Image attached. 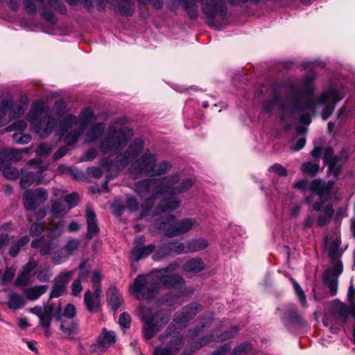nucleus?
<instances>
[{"label": "nucleus", "instance_id": "nucleus-1", "mask_svg": "<svg viewBox=\"0 0 355 355\" xmlns=\"http://www.w3.org/2000/svg\"><path fill=\"white\" fill-rule=\"evenodd\" d=\"M92 117V110L87 107L81 112L80 120L74 114H69L60 122V135L64 137L67 146H73L78 141Z\"/></svg>", "mask_w": 355, "mask_h": 355}, {"label": "nucleus", "instance_id": "nucleus-2", "mask_svg": "<svg viewBox=\"0 0 355 355\" xmlns=\"http://www.w3.org/2000/svg\"><path fill=\"white\" fill-rule=\"evenodd\" d=\"M334 184V181L325 182L320 179H315L309 182L304 179L295 182L293 187L302 192L310 191L318 196L319 200L313 202L314 194H309L304 198V202L309 205H311L314 211H319L324 205L326 198L331 194Z\"/></svg>", "mask_w": 355, "mask_h": 355}, {"label": "nucleus", "instance_id": "nucleus-3", "mask_svg": "<svg viewBox=\"0 0 355 355\" xmlns=\"http://www.w3.org/2000/svg\"><path fill=\"white\" fill-rule=\"evenodd\" d=\"M168 189L169 187L165 184L164 180L161 179L147 178L136 183L135 191L140 197H146L150 191H153L151 196L147 198L141 205L144 210L140 214L139 218H144L152 208L156 197L158 195L165 194Z\"/></svg>", "mask_w": 355, "mask_h": 355}, {"label": "nucleus", "instance_id": "nucleus-4", "mask_svg": "<svg viewBox=\"0 0 355 355\" xmlns=\"http://www.w3.org/2000/svg\"><path fill=\"white\" fill-rule=\"evenodd\" d=\"M179 268L177 262L171 263L166 268L153 270L154 277L158 283V287L166 289L178 288L179 295L178 297L185 296L187 293H192L186 287L184 279L179 275L169 274L175 272Z\"/></svg>", "mask_w": 355, "mask_h": 355}, {"label": "nucleus", "instance_id": "nucleus-5", "mask_svg": "<svg viewBox=\"0 0 355 355\" xmlns=\"http://www.w3.org/2000/svg\"><path fill=\"white\" fill-rule=\"evenodd\" d=\"M35 151L39 157L31 159L27 163L34 171H21L20 185L23 189L34 183L40 184L44 178V163L42 157L44 155V143H40Z\"/></svg>", "mask_w": 355, "mask_h": 355}, {"label": "nucleus", "instance_id": "nucleus-6", "mask_svg": "<svg viewBox=\"0 0 355 355\" xmlns=\"http://www.w3.org/2000/svg\"><path fill=\"white\" fill-rule=\"evenodd\" d=\"M133 136L130 129H117L115 126H110L106 135L100 144V150L103 153L111 151L116 152L125 146Z\"/></svg>", "mask_w": 355, "mask_h": 355}, {"label": "nucleus", "instance_id": "nucleus-7", "mask_svg": "<svg viewBox=\"0 0 355 355\" xmlns=\"http://www.w3.org/2000/svg\"><path fill=\"white\" fill-rule=\"evenodd\" d=\"M130 291L139 300H150L159 291L153 272L138 275L130 286Z\"/></svg>", "mask_w": 355, "mask_h": 355}, {"label": "nucleus", "instance_id": "nucleus-8", "mask_svg": "<svg viewBox=\"0 0 355 355\" xmlns=\"http://www.w3.org/2000/svg\"><path fill=\"white\" fill-rule=\"evenodd\" d=\"M198 225L194 218H184L175 222V217L169 215L157 221V227L164 231L167 237H173L185 234Z\"/></svg>", "mask_w": 355, "mask_h": 355}, {"label": "nucleus", "instance_id": "nucleus-9", "mask_svg": "<svg viewBox=\"0 0 355 355\" xmlns=\"http://www.w3.org/2000/svg\"><path fill=\"white\" fill-rule=\"evenodd\" d=\"M292 89V112L303 113L300 117V121L308 125L311 122L309 112L314 108L315 102L309 95L304 94L293 87Z\"/></svg>", "mask_w": 355, "mask_h": 355}, {"label": "nucleus", "instance_id": "nucleus-10", "mask_svg": "<svg viewBox=\"0 0 355 355\" xmlns=\"http://www.w3.org/2000/svg\"><path fill=\"white\" fill-rule=\"evenodd\" d=\"M348 157L349 153L345 148H343L338 155H335L333 148L327 147L324 149L323 161L328 166V173L338 179L342 166Z\"/></svg>", "mask_w": 355, "mask_h": 355}, {"label": "nucleus", "instance_id": "nucleus-11", "mask_svg": "<svg viewBox=\"0 0 355 355\" xmlns=\"http://www.w3.org/2000/svg\"><path fill=\"white\" fill-rule=\"evenodd\" d=\"M344 97L343 94L340 91L330 88L328 90L323 92L315 102V106L316 105H324L325 103H329L327 105L321 114V116L324 121L327 120L332 114L334 110V105Z\"/></svg>", "mask_w": 355, "mask_h": 355}, {"label": "nucleus", "instance_id": "nucleus-12", "mask_svg": "<svg viewBox=\"0 0 355 355\" xmlns=\"http://www.w3.org/2000/svg\"><path fill=\"white\" fill-rule=\"evenodd\" d=\"M203 306L198 302H192L183 306L173 315V322L175 325L185 327L188 322L202 311Z\"/></svg>", "mask_w": 355, "mask_h": 355}, {"label": "nucleus", "instance_id": "nucleus-13", "mask_svg": "<svg viewBox=\"0 0 355 355\" xmlns=\"http://www.w3.org/2000/svg\"><path fill=\"white\" fill-rule=\"evenodd\" d=\"M44 103L42 101L35 102L32 104L29 112L28 120L31 123V129L41 137L44 133Z\"/></svg>", "mask_w": 355, "mask_h": 355}, {"label": "nucleus", "instance_id": "nucleus-14", "mask_svg": "<svg viewBox=\"0 0 355 355\" xmlns=\"http://www.w3.org/2000/svg\"><path fill=\"white\" fill-rule=\"evenodd\" d=\"M24 110L23 105H18L8 99L3 100L0 104V127L23 114Z\"/></svg>", "mask_w": 355, "mask_h": 355}, {"label": "nucleus", "instance_id": "nucleus-15", "mask_svg": "<svg viewBox=\"0 0 355 355\" xmlns=\"http://www.w3.org/2000/svg\"><path fill=\"white\" fill-rule=\"evenodd\" d=\"M155 162H157L155 155L147 149L132 164V168L137 173H145L147 175H151L153 168L155 166Z\"/></svg>", "mask_w": 355, "mask_h": 355}, {"label": "nucleus", "instance_id": "nucleus-16", "mask_svg": "<svg viewBox=\"0 0 355 355\" xmlns=\"http://www.w3.org/2000/svg\"><path fill=\"white\" fill-rule=\"evenodd\" d=\"M144 141L141 139H134L124 152L118 155L117 162L119 166H125L137 157L144 150Z\"/></svg>", "mask_w": 355, "mask_h": 355}, {"label": "nucleus", "instance_id": "nucleus-17", "mask_svg": "<svg viewBox=\"0 0 355 355\" xmlns=\"http://www.w3.org/2000/svg\"><path fill=\"white\" fill-rule=\"evenodd\" d=\"M343 267L341 261L336 263L332 268H327L324 270L322 275L323 283L327 285L329 289V293L331 296L337 294L338 279L343 272Z\"/></svg>", "mask_w": 355, "mask_h": 355}, {"label": "nucleus", "instance_id": "nucleus-18", "mask_svg": "<svg viewBox=\"0 0 355 355\" xmlns=\"http://www.w3.org/2000/svg\"><path fill=\"white\" fill-rule=\"evenodd\" d=\"M330 313L335 318L344 322H347L350 317L355 319V303L347 305L338 300H335L331 304Z\"/></svg>", "mask_w": 355, "mask_h": 355}, {"label": "nucleus", "instance_id": "nucleus-19", "mask_svg": "<svg viewBox=\"0 0 355 355\" xmlns=\"http://www.w3.org/2000/svg\"><path fill=\"white\" fill-rule=\"evenodd\" d=\"M141 319L144 321L143 334L146 340H150L161 329L158 322L155 321L153 313L150 308H142L140 311Z\"/></svg>", "mask_w": 355, "mask_h": 355}, {"label": "nucleus", "instance_id": "nucleus-20", "mask_svg": "<svg viewBox=\"0 0 355 355\" xmlns=\"http://www.w3.org/2000/svg\"><path fill=\"white\" fill-rule=\"evenodd\" d=\"M76 314V309L72 304H68L62 311L60 305L53 306L46 304V319L51 318L55 320H62V317L68 319H72Z\"/></svg>", "mask_w": 355, "mask_h": 355}, {"label": "nucleus", "instance_id": "nucleus-21", "mask_svg": "<svg viewBox=\"0 0 355 355\" xmlns=\"http://www.w3.org/2000/svg\"><path fill=\"white\" fill-rule=\"evenodd\" d=\"M65 222L60 220L58 223H50L46 224V236L52 239L49 243H46V254L51 253L58 246V240H55L61 236Z\"/></svg>", "mask_w": 355, "mask_h": 355}, {"label": "nucleus", "instance_id": "nucleus-22", "mask_svg": "<svg viewBox=\"0 0 355 355\" xmlns=\"http://www.w3.org/2000/svg\"><path fill=\"white\" fill-rule=\"evenodd\" d=\"M178 180L179 178L177 174L169 176L164 180L165 184L169 187L168 191L166 192L164 195L174 196L182 193L189 191L194 184L193 180L189 178L183 180L178 186L173 187Z\"/></svg>", "mask_w": 355, "mask_h": 355}, {"label": "nucleus", "instance_id": "nucleus-23", "mask_svg": "<svg viewBox=\"0 0 355 355\" xmlns=\"http://www.w3.org/2000/svg\"><path fill=\"white\" fill-rule=\"evenodd\" d=\"M44 201V190L37 188L35 191L26 190L23 196L24 207L28 210H35Z\"/></svg>", "mask_w": 355, "mask_h": 355}, {"label": "nucleus", "instance_id": "nucleus-24", "mask_svg": "<svg viewBox=\"0 0 355 355\" xmlns=\"http://www.w3.org/2000/svg\"><path fill=\"white\" fill-rule=\"evenodd\" d=\"M73 272L74 270L63 271L54 279L53 286L49 295L50 299L58 297L64 293Z\"/></svg>", "mask_w": 355, "mask_h": 355}, {"label": "nucleus", "instance_id": "nucleus-25", "mask_svg": "<svg viewBox=\"0 0 355 355\" xmlns=\"http://www.w3.org/2000/svg\"><path fill=\"white\" fill-rule=\"evenodd\" d=\"M168 338H170V340L167 343V345L165 346V347L170 349L171 352L175 353V355L182 345L184 338L178 332H174L172 330V327L171 326L167 327L164 334L159 336L160 341H164Z\"/></svg>", "mask_w": 355, "mask_h": 355}, {"label": "nucleus", "instance_id": "nucleus-26", "mask_svg": "<svg viewBox=\"0 0 355 355\" xmlns=\"http://www.w3.org/2000/svg\"><path fill=\"white\" fill-rule=\"evenodd\" d=\"M79 245L80 242L76 239L69 240L58 254L52 258V262L55 265L64 262L69 256L75 253Z\"/></svg>", "mask_w": 355, "mask_h": 355}, {"label": "nucleus", "instance_id": "nucleus-27", "mask_svg": "<svg viewBox=\"0 0 355 355\" xmlns=\"http://www.w3.org/2000/svg\"><path fill=\"white\" fill-rule=\"evenodd\" d=\"M85 217L87 230L86 236L89 240H91L100 231L99 227L97 223L96 214L92 207H87L85 210Z\"/></svg>", "mask_w": 355, "mask_h": 355}, {"label": "nucleus", "instance_id": "nucleus-28", "mask_svg": "<svg viewBox=\"0 0 355 355\" xmlns=\"http://www.w3.org/2000/svg\"><path fill=\"white\" fill-rule=\"evenodd\" d=\"M116 342V334L112 331L104 329L98 336L96 341V347L101 352H105L111 345Z\"/></svg>", "mask_w": 355, "mask_h": 355}, {"label": "nucleus", "instance_id": "nucleus-29", "mask_svg": "<svg viewBox=\"0 0 355 355\" xmlns=\"http://www.w3.org/2000/svg\"><path fill=\"white\" fill-rule=\"evenodd\" d=\"M101 296L92 294L90 290H87L84 295V304L87 310L90 313H98L101 311Z\"/></svg>", "mask_w": 355, "mask_h": 355}, {"label": "nucleus", "instance_id": "nucleus-30", "mask_svg": "<svg viewBox=\"0 0 355 355\" xmlns=\"http://www.w3.org/2000/svg\"><path fill=\"white\" fill-rule=\"evenodd\" d=\"M107 304L116 312L123 304V298L122 294L115 286L109 288L107 292Z\"/></svg>", "mask_w": 355, "mask_h": 355}, {"label": "nucleus", "instance_id": "nucleus-31", "mask_svg": "<svg viewBox=\"0 0 355 355\" xmlns=\"http://www.w3.org/2000/svg\"><path fill=\"white\" fill-rule=\"evenodd\" d=\"M36 266L37 263L34 260H30L25 265L21 272L17 276L15 280V285L18 286L26 285L33 275V270L36 268Z\"/></svg>", "mask_w": 355, "mask_h": 355}, {"label": "nucleus", "instance_id": "nucleus-32", "mask_svg": "<svg viewBox=\"0 0 355 355\" xmlns=\"http://www.w3.org/2000/svg\"><path fill=\"white\" fill-rule=\"evenodd\" d=\"M170 196V198H164L161 200L157 207V214L172 211L180 206V200L178 198H174L173 196Z\"/></svg>", "mask_w": 355, "mask_h": 355}, {"label": "nucleus", "instance_id": "nucleus-33", "mask_svg": "<svg viewBox=\"0 0 355 355\" xmlns=\"http://www.w3.org/2000/svg\"><path fill=\"white\" fill-rule=\"evenodd\" d=\"M155 246L153 244L148 245H137L134 247L131 251V254L133 259L138 261L141 259L148 257L153 251H155Z\"/></svg>", "mask_w": 355, "mask_h": 355}, {"label": "nucleus", "instance_id": "nucleus-34", "mask_svg": "<svg viewBox=\"0 0 355 355\" xmlns=\"http://www.w3.org/2000/svg\"><path fill=\"white\" fill-rule=\"evenodd\" d=\"M205 268L203 260L200 257H195L187 261L182 267V269L187 272L198 273Z\"/></svg>", "mask_w": 355, "mask_h": 355}, {"label": "nucleus", "instance_id": "nucleus-35", "mask_svg": "<svg viewBox=\"0 0 355 355\" xmlns=\"http://www.w3.org/2000/svg\"><path fill=\"white\" fill-rule=\"evenodd\" d=\"M288 322L297 327H301L304 323V318L300 315L294 305H288L286 310Z\"/></svg>", "mask_w": 355, "mask_h": 355}, {"label": "nucleus", "instance_id": "nucleus-36", "mask_svg": "<svg viewBox=\"0 0 355 355\" xmlns=\"http://www.w3.org/2000/svg\"><path fill=\"white\" fill-rule=\"evenodd\" d=\"M187 254L195 252L205 249L209 246L207 240L199 238L188 241L185 243Z\"/></svg>", "mask_w": 355, "mask_h": 355}, {"label": "nucleus", "instance_id": "nucleus-37", "mask_svg": "<svg viewBox=\"0 0 355 355\" xmlns=\"http://www.w3.org/2000/svg\"><path fill=\"white\" fill-rule=\"evenodd\" d=\"M105 129V124L103 123H96L92 125L87 132L86 141L88 142L95 141L102 135Z\"/></svg>", "mask_w": 355, "mask_h": 355}, {"label": "nucleus", "instance_id": "nucleus-38", "mask_svg": "<svg viewBox=\"0 0 355 355\" xmlns=\"http://www.w3.org/2000/svg\"><path fill=\"white\" fill-rule=\"evenodd\" d=\"M323 214H319L318 216L317 225L320 227L327 225L330 219L334 214V209L331 204H328L324 206Z\"/></svg>", "mask_w": 355, "mask_h": 355}, {"label": "nucleus", "instance_id": "nucleus-39", "mask_svg": "<svg viewBox=\"0 0 355 355\" xmlns=\"http://www.w3.org/2000/svg\"><path fill=\"white\" fill-rule=\"evenodd\" d=\"M2 150L4 157V163L6 162V159L15 162H18L23 158V151L20 149L3 148Z\"/></svg>", "mask_w": 355, "mask_h": 355}, {"label": "nucleus", "instance_id": "nucleus-40", "mask_svg": "<svg viewBox=\"0 0 355 355\" xmlns=\"http://www.w3.org/2000/svg\"><path fill=\"white\" fill-rule=\"evenodd\" d=\"M60 329L67 338H72L78 331V324L74 321L60 320Z\"/></svg>", "mask_w": 355, "mask_h": 355}, {"label": "nucleus", "instance_id": "nucleus-41", "mask_svg": "<svg viewBox=\"0 0 355 355\" xmlns=\"http://www.w3.org/2000/svg\"><path fill=\"white\" fill-rule=\"evenodd\" d=\"M119 12L125 16H130L135 12V5L132 0H116Z\"/></svg>", "mask_w": 355, "mask_h": 355}, {"label": "nucleus", "instance_id": "nucleus-42", "mask_svg": "<svg viewBox=\"0 0 355 355\" xmlns=\"http://www.w3.org/2000/svg\"><path fill=\"white\" fill-rule=\"evenodd\" d=\"M197 1L183 0L182 3H180L185 8L189 17L191 20L197 19L198 17Z\"/></svg>", "mask_w": 355, "mask_h": 355}, {"label": "nucleus", "instance_id": "nucleus-43", "mask_svg": "<svg viewBox=\"0 0 355 355\" xmlns=\"http://www.w3.org/2000/svg\"><path fill=\"white\" fill-rule=\"evenodd\" d=\"M30 241L29 236L27 235L20 237L15 243L10 247L9 254L12 257H15L19 254V251L24 247Z\"/></svg>", "mask_w": 355, "mask_h": 355}, {"label": "nucleus", "instance_id": "nucleus-44", "mask_svg": "<svg viewBox=\"0 0 355 355\" xmlns=\"http://www.w3.org/2000/svg\"><path fill=\"white\" fill-rule=\"evenodd\" d=\"M24 306V297L16 293H11L8 297V306L10 309L17 310Z\"/></svg>", "mask_w": 355, "mask_h": 355}, {"label": "nucleus", "instance_id": "nucleus-45", "mask_svg": "<svg viewBox=\"0 0 355 355\" xmlns=\"http://www.w3.org/2000/svg\"><path fill=\"white\" fill-rule=\"evenodd\" d=\"M300 169L303 173L314 177L318 173L320 166L318 163L306 162L301 165Z\"/></svg>", "mask_w": 355, "mask_h": 355}, {"label": "nucleus", "instance_id": "nucleus-46", "mask_svg": "<svg viewBox=\"0 0 355 355\" xmlns=\"http://www.w3.org/2000/svg\"><path fill=\"white\" fill-rule=\"evenodd\" d=\"M171 164L166 161H162L158 164H157V162H155V166L153 168L151 176L165 175L171 169Z\"/></svg>", "mask_w": 355, "mask_h": 355}, {"label": "nucleus", "instance_id": "nucleus-47", "mask_svg": "<svg viewBox=\"0 0 355 355\" xmlns=\"http://www.w3.org/2000/svg\"><path fill=\"white\" fill-rule=\"evenodd\" d=\"M44 293V286L40 287H33L25 290L24 293L26 297L31 300L39 298Z\"/></svg>", "mask_w": 355, "mask_h": 355}, {"label": "nucleus", "instance_id": "nucleus-48", "mask_svg": "<svg viewBox=\"0 0 355 355\" xmlns=\"http://www.w3.org/2000/svg\"><path fill=\"white\" fill-rule=\"evenodd\" d=\"M171 256L170 248L168 243L162 245L153 254V259L155 261H159L166 257Z\"/></svg>", "mask_w": 355, "mask_h": 355}, {"label": "nucleus", "instance_id": "nucleus-49", "mask_svg": "<svg viewBox=\"0 0 355 355\" xmlns=\"http://www.w3.org/2000/svg\"><path fill=\"white\" fill-rule=\"evenodd\" d=\"M171 255L187 254L186 245L176 241L168 243Z\"/></svg>", "mask_w": 355, "mask_h": 355}, {"label": "nucleus", "instance_id": "nucleus-50", "mask_svg": "<svg viewBox=\"0 0 355 355\" xmlns=\"http://www.w3.org/2000/svg\"><path fill=\"white\" fill-rule=\"evenodd\" d=\"M153 318H155L154 322L157 321L160 329L163 326L166 325L170 320L169 313L162 310L157 311L155 313H153Z\"/></svg>", "mask_w": 355, "mask_h": 355}, {"label": "nucleus", "instance_id": "nucleus-51", "mask_svg": "<svg viewBox=\"0 0 355 355\" xmlns=\"http://www.w3.org/2000/svg\"><path fill=\"white\" fill-rule=\"evenodd\" d=\"M251 350V343L249 342H244L234 349L232 355H246L249 354Z\"/></svg>", "mask_w": 355, "mask_h": 355}, {"label": "nucleus", "instance_id": "nucleus-52", "mask_svg": "<svg viewBox=\"0 0 355 355\" xmlns=\"http://www.w3.org/2000/svg\"><path fill=\"white\" fill-rule=\"evenodd\" d=\"M91 269V266L88 263L87 260H84L81 261L79 265V272L78 275V279L81 280H84L87 277Z\"/></svg>", "mask_w": 355, "mask_h": 355}, {"label": "nucleus", "instance_id": "nucleus-53", "mask_svg": "<svg viewBox=\"0 0 355 355\" xmlns=\"http://www.w3.org/2000/svg\"><path fill=\"white\" fill-rule=\"evenodd\" d=\"M12 139L19 144H26L31 141V137L28 134L22 132H16L12 135Z\"/></svg>", "mask_w": 355, "mask_h": 355}, {"label": "nucleus", "instance_id": "nucleus-54", "mask_svg": "<svg viewBox=\"0 0 355 355\" xmlns=\"http://www.w3.org/2000/svg\"><path fill=\"white\" fill-rule=\"evenodd\" d=\"M239 331V328L237 326H234L224 331L218 336V339L220 341H225L230 338L235 336Z\"/></svg>", "mask_w": 355, "mask_h": 355}, {"label": "nucleus", "instance_id": "nucleus-55", "mask_svg": "<svg viewBox=\"0 0 355 355\" xmlns=\"http://www.w3.org/2000/svg\"><path fill=\"white\" fill-rule=\"evenodd\" d=\"M3 175L8 179L15 180L19 176V171L15 167H5L2 171Z\"/></svg>", "mask_w": 355, "mask_h": 355}, {"label": "nucleus", "instance_id": "nucleus-56", "mask_svg": "<svg viewBox=\"0 0 355 355\" xmlns=\"http://www.w3.org/2000/svg\"><path fill=\"white\" fill-rule=\"evenodd\" d=\"M27 127V124L24 120H18L10 125L6 128L7 131H15L16 132H23Z\"/></svg>", "mask_w": 355, "mask_h": 355}, {"label": "nucleus", "instance_id": "nucleus-57", "mask_svg": "<svg viewBox=\"0 0 355 355\" xmlns=\"http://www.w3.org/2000/svg\"><path fill=\"white\" fill-rule=\"evenodd\" d=\"M51 212L57 217H60L66 214L65 207L59 201H55L52 204Z\"/></svg>", "mask_w": 355, "mask_h": 355}, {"label": "nucleus", "instance_id": "nucleus-58", "mask_svg": "<svg viewBox=\"0 0 355 355\" xmlns=\"http://www.w3.org/2000/svg\"><path fill=\"white\" fill-rule=\"evenodd\" d=\"M15 275V269L13 268L6 267L2 278H1V282L3 284H6L9 282H10Z\"/></svg>", "mask_w": 355, "mask_h": 355}, {"label": "nucleus", "instance_id": "nucleus-59", "mask_svg": "<svg viewBox=\"0 0 355 355\" xmlns=\"http://www.w3.org/2000/svg\"><path fill=\"white\" fill-rule=\"evenodd\" d=\"M44 0H24L26 10L29 13H35L37 11V3H42Z\"/></svg>", "mask_w": 355, "mask_h": 355}, {"label": "nucleus", "instance_id": "nucleus-60", "mask_svg": "<svg viewBox=\"0 0 355 355\" xmlns=\"http://www.w3.org/2000/svg\"><path fill=\"white\" fill-rule=\"evenodd\" d=\"M329 257L334 261V265L338 261H340L339 259L340 253L338 252V245L336 243H331L329 247Z\"/></svg>", "mask_w": 355, "mask_h": 355}, {"label": "nucleus", "instance_id": "nucleus-61", "mask_svg": "<svg viewBox=\"0 0 355 355\" xmlns=\"http://www.w3.org/2000/svg\"><path fill=\"white\" fill-rule=\"evenodd\" d=\"M269 171L275 173L280 177H286L288 175L286 168L280 164H275L269 168Z\"/></svg>", "mask_w": 355, "mask_h": 355}, {"label": "nucleus", "instance_id": "nucleus-62", "mask_svg": "<svg viewBox=\"0 0 355 355\" xmlns=\"http://www.w3.org/2000/svg\"><path fill=\"white\" fill-rule=\"evenodd\" d=\"M214 340L213 334H208L198 339L195 343L196 347L200 348Z\"/></svg>", "mask_w": 355, "mask_h": 355}, {"label": "nucleus", "instance_id": "nucleus-63", "mask_svg": "<svg viewBox=\"0 0 355 355\" xmlns=\"http://www.w3.org/2000/svg\"><path fill=\"white\" fill-rule=\"evenodd\" d=\"M293 284L295 294L297 295L302 306L303 307H306L307 302L304 291L297 282H295Z\"/></svg>", "mask_w": 355, "mask_h": 355}, {"label": "nucleus", "instance_id": "nucleus-64", "mask_svg": "<svg viewBox=\"0 0 355 355\" xmlns=\"http://www.w3.org/2000/svg\"><path fill=\"white\" fill-rule=\"evenodd\" d=\"M65 202L68 204L69 208H73L76 207L78 202L79 197L76 193H72L67 195L64 198Z\"/></svg>", "mask_w": 355, "mask_h": 355}]
</instances>
